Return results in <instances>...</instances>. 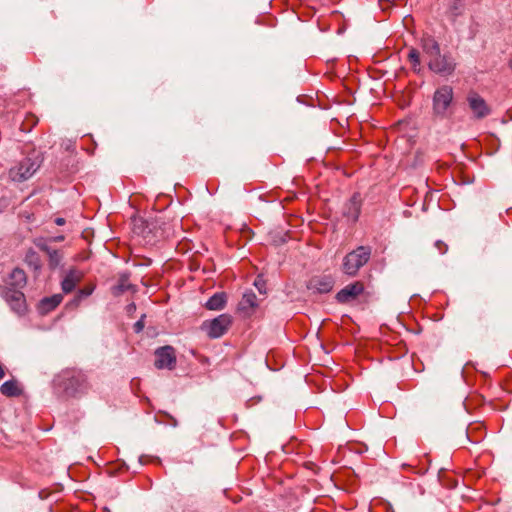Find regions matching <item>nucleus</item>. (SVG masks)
<instances>
[{"mask_svg": "<svg viewBox=\"0 0 512 512\" xmlns=\"http://www.w3.org/2000/svg\"><path fill=\"white\" fill-rule=\"evenodd\" d=\"M56 389L67 398H77L86 394L90 389L87 375L81 370L67 369L55 379Z\"/></svg>", "mask_w": 512, "mask_h": 512, "instance_id": "obj_1", "label": "nucleus"}, {"mask_svg": "<svg viewBox=\"0 0 512 512\" xmlns=\"http://www.w3.org/2000/svg\"><path fill=\"white\" fill-rule=\"evenodd\" d=\"M454 91L450 85L438 87L432 97V113L439 119H447L452 115Z\"/></svg>", "mask_w": 512, "mask_h": 512, "instance_id": "obj_2", "label": "nucleus"}, {"mask_svg": "<svg viewBox=\"0 0 512 512\" xmlns=\"http://www.w3.org/2000/svg\"><path fill=\"white\" fill-rule=\"evenodd\" d=\"M428 67L432 72L443 77H448L455 71L456 61L449 53H438L437 56L428 60Z\"/></svg>", "mask_w": 512, "mask_h": 512, "instance_id": "obj_3", "label": "nucleus"}, {"mask_svg": "<svg viewBox=\"0 0 512 512\" xmlns=\"http://www.w3.org/2000/svg\"><path fill=\"white\" fill-rule=\"evenodd\" d=\"M40 167L38 159L24 158L9 171L13 181L22 182L30 178Z\"/></svg>", "mask_w": 512, "mask_h": 512, "instance_id": "obj_4", "label": "nucleus"}, {"mask_svg": "<svg viewBox=\"0 0 512 512\" xmlns=\"http://www.w3.org/2000/svg\"><path fill=\"white\" fill-rule=\"evenodd\" d=\"M467 105L472 113V118L482 120L492 113V109L486 100L475 91H470L466 97Z\"/></svg>", "mask_w": 512, "mask_h": 512, "instance_id": "obj_5", "label": "nucleus"}, {"mask_svg": "<svg viewBox=\"0 0 512 512\" xmlns=\"http://www.w3.org/2000/svg\"><path fill=\"white\" fill-rule=\"evenodd\" d=\"M232 324V318L228 314H221L209 322L203 323V328L210 338H219L224 335Z\"/></svg>", "mask_w": 512, "mask_h": 512, "instance_id": "obj_6", "label": "nucleus"}, {"mask_svg": "<svg viewBox=\"0 0 512 512\" xmlns=\"http://www.w3.org/2000/svg\"><path fill=\"white\" fill-rule=\"evenodd\" d=\"M0 295L9 304L10 308L18 315H23L26 312V300L24 293L17 290L0 289Z\"/></svg>", "mask_w": 512, "mask_h": 512, "instance_id": "obj_7", "label": "nucleus"}, {"mask_svg": "<svg viewBox=\"0 0 512 512\" xmlns=\"http://www.w3.org/2000/svg\"><path fill=\"white\" fill-rule=\"evenodd\" d=\"M176 365L175 350L171 346H163L155 351V366L158 369H173Z\"/></svg>", "mask_w": 512, "mask_h": 512, "instance_id": "obj_8", "label": "nucleus"}, {"mask_svg": "<svg viewBox=\"0 0 512 512\" xmlns=\"http://www.w3.org/2000/svg\"><path fill=\"white\" fill-rule=\"evenodd\" d=\"M27 283V277L24 270L20 268H14L7 277L4 278V284L0 285V289L17 290L25 287Z\"/></svg>", "mask_w": 512, "mask_h": 512, "instance_id": "obj_9", "label": "nucleus"}, {"mask_svg": "<svg viewBox=\"0 0 512 512\" xmlns=\"http://www.w3.org/2000/svg\"><path fill=\"white\" fill-rule=\"evenodd\" d=\"M334 286V279L330 275L313 276L307 283L308 290L314 293H329Z\"/></svg>", "mask_w": 512, "mask_h": 512, "instance_id": "obj_10", "label": "nucleus"}, {"mask_svg": "<svg viewBox=\"0 0 512 512\" xmlns=\"http://www.w3.org/2000/svg\"><path fill=\"white\" fill-rule=\"evenodd\" d=\"M259 306L257 295L252 291H246L238 303V311L244 316H251Z\"/></svg>", "mask_w": 512, "mask_h": 512, "instance_id": "obj_11", "label": "nucleus"}, {"mask_svg": "<svg viewBox=\"0 0 512 512\" xmlns=\"http://www.w3.org/2000/svg\"><path fill=\"white\" fill-rule=\"evenodd\" d=\"M354 305L360 304L362 301L369 303L375 299L374 292L370 287H365L363 283L354 282Z\"/></svg>", "mask_w": 512, "mask_h": 512, "instance_id": "obj_12", "label": "nucleus"}, {"mask_svg": "<svg viewBox=\"0 0 512 512\" xmlns=\"http://www.w3.org/2000/svg\"><path fill=\"white\" fill-rule=\"evenodd\" d=\"M421 47L428 60L440 53V45L431 35H423Z\"/></svg>", "mask_w": 512, "mask_h": 512, "instance_id": "obj_13", "label": "nucleus"}, {"mask_svg": "<svg viewBox=\"0 0 512 512\" xmlns=\"http://www.w3.org/2000/svg\"><path fill=\"white\" fill-rule=\"evenodd\" d=\"M129 277L128 273L120 274L117 284L112 287V294L114 296H120L126 291H136V287L129 282Z\"/></svg>", "mask_w": 512, "mask_h": 512, "instance_id": "obj_14", "label": "nucleus"}, {"mask_svg": "<svg viewBox=\"0 0 512 512\" xmlns=\"http://www.w3.org/2000/svg\"><path fill=\"white\" fill-rule=\"evenodd\" d=\"M63 300L61 294H54L50 297H45L40 301L39 308L42 313H48L55 309Z\"/></svg>", "mask_w": 512, "mask_h": 512, "instance_id": "obj_15", "label": "nucleus"}, {"mask_svg": "<svg viewBox=\"0 0 512 512\" xmlns=\"http://www.w3.org/2000/svg\"><path fill=\"white\" fill-rule=\"evenodd\" d=\"M227 296L224 292L215 293L206 302V308L209 310H221L225 307Z\"/></svg>", "mask_w": 512, "mask_h": 512, "instance_id": "obj_16", "label": "nucleus"}, {"mask_svg": "<svg viewBox=\"0 0 512 512\" xmlns=\"http://www.w3.org/2000/svg\"><path fill=\"white\" fill-rule=\"evenodd\" d=\"M0 392L6 397H17L22 393V389L16 380H9L0 386Z\"/></svg>", "mask_w": 512, "mask_h": 512, "instance_id": "obj_17", "label": "nucleus"}, {"mask_svg": "<svg viewBox=\"0 0 512 512\" xmlns=\"http://www.w3.org/2000/svg\"><path fill=\"white\" fill-rule=\"evenodd\" d=\"M79 282V277L75 270H70L61 282V288L64 293H70L76 287Z\"/></svg>", "mask_w": 512, "mask_h": 512, "instance_id": "obj_18", "label": "nucleus"}, {"mask_svg": "<svg viewBox=\"0 0 512 512\" xmlns=\"http://www.w3.org/2000/svg\"><path fill=\"white\" fill-rule=\"evenodd\" d=\"M370 255H371V249L369 247L360 246L357 249H355L354 250V258H356V263L354 266H356V268H360L361 266L366 264V262L370 258Z\"/></svg>", "mask_w": 512, "mask_h": 512, "instance_id": "obj_19", "label": "nucleus"}, {"mask_svg": "<svg viewBox=\"0 0 512 512\" xmlns=\"http://www.w3.org/2000/svg\"><path fill=\"white\" fill-rule=\"evenodd\" d=\"M25 262L33 268L34 270H39L41 268V260L37 252L33 249H29L25 255Z\"/></svg>", "mask_w": 512, "mask_h": 512, "instance_id": "obj_20", "label": "nucleus"}, {"mask_svg": "<svg viewBox=\"0 0 512 512\" xmlns=\"http://www.w3.org/2000/svg\"><path fill=\"white\" fill-rule=\"evenodd\" d=\"M47 256L49 268L52 270L59 267L63 260V255L58 249H52L51 252L47 254Z\"/></svg>", "mask_w": 512, "mask_h": 512, "instance_id": "obj_21", "label": "nucleus"}, {"mask_svg": "<svg viewBox=\"0 0 512 512\" xmlns=\"http://www.w3.org/2000/svg\"><path fill=\"white\" fill-rule=\"evenodd\" d=\"M94 291V287L93 286H86L82 289H80L77 294L75 295L74 299L68 304L70 306H73V307H77L80 302L90 296Z\"/></svg>", "mask_w": 512, "mask_h": 512, "instance_id": "obj_22", "label": "nucleus"}, {"mask_svg": "<svg viewBox=\"0 0 512 512\" xmlns=\"http://www.w3.org/2000/svg\"><path fill=\"white\" fill-rule=\"evenodd\" d=\"M339 303H346L352 299V284H348L345 288L336 294Z\"/></svg>", "mask_w": 512, "mask_h": 512, "instance_id": "obj_23", "label": "nucleus"}, {"mask_svg": "<svg viewBox=\"0 0 512 512\" xmlns=\"http://www.w3.org/2000/svg\"><path fill=\"white\" fill-rule=\"evenodd\" d=\"M464 10V0H451L449 6V13L453 17H457L462 14Z\"/></svg>", "mask_w": 512, "mask_h": 512, "instance_id": "obj_24", "label": "nucleus"}, {"mask_svg": "<svg viewBox=\"0 0 512 512\" xmlns=\"http://www.w3.org/2000/svg\"><path fill=\"white\" fill-rule=\"evenodd\" d=\"M34 245L41 251L48 254L53 249L49 244L51 243L48 238L37 237L33 240Z\"/></svg>", "mask_w": 512, "mask_h": 512, "instance_id": "obj_25", "label": "nucleus"}, {"mask_svg": "<svg viewBox=\"0 0 512 512\" xmlns=\"http://www.w3.org/2000/svg\"><path fill=\"white\" fill-rule=\"evenodd\" d=\"M34 245L41 251L48 254L53 249L49 244L51 243L48 238L37 237L33 240Z\"/></svg>", "mask_w": 512, "mask_h": 512, "instance_id": "obj_26", "label": "nucleus"}, {"mask_svg": "<svg viewBox=\"0 0 512 512\" xmlns=\"http://www.w3.org/2000/svg\"><path fill=\"white\" fill-rule=\"evenodd\" d=\"M408 59L413 65L414 70L420 66V53L417 49L412 48L408 53Z\"/></svg>", "mask_w": 512, "mask_h": 512, "instance_id": "obj_27", "label": "nucleus"}, {"mask_svg": "<svg viewBox=\"0 0 512 512\" xmlns=\"http://www.w3.org/2000/svg\"><path fill=\"white\" fill-rule=\"evenodd\" d=\"M254 286L258 289L261 294L266 293V283L261 277H257L254 281Z\"/></svg>", "mask_w": 512, "mask_h": 512, "instance_id": "obj_28", "label": "nucleus"}, {"mask_svg": "<svg viewBox=\"0 0 512 512\" xmlns=\"http://www.w3.org/2000/svg\"><path fill=\"white\" fill-rule=\"evenodd\" d=\"M393 5L394 3L391 0H379V7L384 12L390 9Z\"/></svg>", "mask_w": 512, "mask_h": 512, "instance_id": "obj_29", "label": "nucleus"}, {"mask_svg": "<svg viewBox=\"0 0 512 512\" xmlns=\"http://www.w3.org/2000/svg\"><path fill=\"white\" fill-rule=\"evenodd\" d=\"M352 253H348L345 257H344V263H343V270L346 274L350 275L352 274V271H351V267H350V264H349V258H350V255Z\"/></svg>", "mask_w": 512, "mask_h": 512, "instance_id": "obj_30", "label": "nucleus"}, {"mask_svg": "<svg viewBox=\"0 0 512 512\" xmlns=\"http://www.w3.org/2000/svg\"><path fill=\"white\" fill-rule=\"evenodd\" d=\"M435 246L438 248L440 254H444L448 250V246L440 240L435 242Z\"/></svg>", "mask_w": 512, "mask_h": 512, "instance_id": "obj_31", "label": "nucleus"}, {"mask_svg": "<svg viewBox=\"0 0 512 512\" xmlns=\"http://www.w3.org/2000/svg\"><path fill=\"white\" fill-rule=\"evenodd\" d=\"M160 413H162L164 416H166V417L169 419V423H170L173 427H176V426L178 425L177 420H176L172 415H170L169 413L164 412V411H160Z\"/></svg>", "mask_w": 512, "mask_h": 512, "instance_id": "obj_32", "label": "nucleus"}, {"mask_svg": "<svg viewBox=\"0 0 512 512\" xmlns=\"http://www.w3.org/2000/svg\"><path fill=\"white\" fill-rule=\"evenodd\" d=\"M48 239H49L50 242H62V241H64L65 236L64 235H58V236H54V237H49Z\"/></svg>", "mask_w": 512, "mask_h": 512, "instance_id": "obj_33", "label": "nucleus"}, {"mask_svg": "<svg viewBox=\"0 0 512 512\" xmlns=\"http://www.w3.org/2000/svg\"><path fill=\"white\" fill-rule=\"evenodd\" d=\"M365 450H366V446H365V445H361V447H360V448H358V447H356V445L354 444V449H353L354 454H355V453H359V454H361V453H363V451H365Z\"/></svg>", "mask_w": 512, "mask_h": 512, "instance_id": "obj_34", "label": "nucleus"}, {"mask_svg": "<svg viewBox=\"0 0 512 512\" xmlns=\"http://www.w3.org/2000/svg\"><path fill=\"white\" fill-rule=\"evenodd\" d=\"M135 331L140 332L143 329V323L142 321H137L134 325Z\"/></svg>", "mask_w": 512, "mask_h": 512, "instance_id": "obj_35", "label": "nucleus"}, {"mask_svg": "<svg viewBox=\"0 0 512 512\" xmlns=\"http://www.w3.org/2000/svg\"><path fill=\"white\" fill-rule=\"evenodd\" d=\"M55 224L58 225V226H62L65 224V219L64 218H61V217H57L55 220H54Z\"/></svg>", "mask_w": 512, "mask_h": 512, "instance_id": "obj_36", "label": "nucleus"}, {"mask_svg": "<svg viewBox=\"0 0 512 512\" xmlns=\"http://www.w3.org/2000/svg\"><path fill=\"white\" fill-rule=\"evenodd\" d=\"M5 376V371L3 366L0 364V380H2Z\"/></svg>", "mask_w": 512, "mask_h": 512, "instance_id": "obj_37", "label": "nucleus"}, {"mask_svg": "<svg viewBox=\"0 0 512 512\" xmlns=\"http://www.w3.org/2000/svg\"><path fill=\"white\" fill-rule=\"evenodd\" d=\"M509 64H510V66L512 67V59L510 60Z\"/></svg>", "mask_w": 512, "mask_h": 512, "instance_id": "obj_38", "label": "nucleus"}]
</instances>
